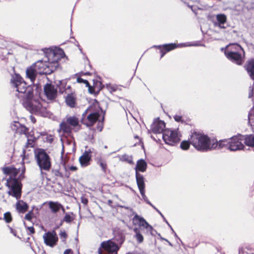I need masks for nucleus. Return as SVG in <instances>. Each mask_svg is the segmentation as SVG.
Wrapping results in <instances>:
<instances>
[{
    "label": "nucleus",
    "mask_w": 254,
    "mask_h": 254,
    "mask_svg": "<svg viewBox=\"0 0 254 254\" xmlns=\"http://www.w3.org/2000/svg\"><path fill=\"white\" fill-rule=\"evenodd\" d=\"M136 183L139 190H145L144 178L138 172L135 173Z\"/></svg>",
    "instance_id": "obj_24"
},
{
    "label": "nucleus",
    "mask_w": 254,
    "mask_h": 254,
    "mask_svg": "<svg viewBox=\"0 0 254 254\" xmlns=\"http://www.w3.org/2000/svg\"><path fill=\"white\" fill-rule=\"evenodd\" d=\"M44 93L48 99L53 100L57 95V89L52 84H46L44 88Z\"/></svg>",
    "instance_id": "obj_14"
},
{
    "label": "nucleus",
    "mask_w": 254,
    "mask_h": 254,
    "mask_svg": "<svg viewBox=\"0 0 254 254\" xmlns=\"http://www.w3.org/2000/svg\"><path fill=\"white\" fill-rule=\"evenodd\" d=\"M120 161H123V162H127L129 164H133L132 156H129L127 154H124V155H122L120 157Z\"/></svg>",
    "instance_id": "obj_33"
},
{
    "label": "nucleus",
    "mask_w": 254,
    "mask_h": 254,
    "mask_svg": "<svg viewBox=\"0 0 254 254\" xmlns=\"http://www.w3.org/2000/svg\"><path fill=\"white\" fill-rule=\"evenodd\" d=\"M60 130L64 133H70L71 132V128L67 123L63 122L60 125Z\"/></svg>",
    "instance_id": "obj_31"
},
{
    "label": "nucleus",
    "mask_w": 254,
    "mask_h": 254,
    "mask_svg": "<svg viewBox=\"0 0 254 254\" xmlns=\"http://www.w3.org/2000/svg\"><path fill=\"white\" fill-rule=\"evenodd\" d=\"M27 228L29 231L30 234H34L35 233V230L33 227H28Z\"/></svg>",
    "instance_id": "obj_57"
},
{
    "label": "nucleus",
    "mask_w": 254,
    "mask_h": 254,
    "mask_svg": "<svg viewBox=\"0 0 254 254\" xmlns=\"http://www.w3.org/2000/svg\"><path fill=\"white\" fill-rule=\"evenodd\" d=\"M121 104L122 105H124L123 107V108L126 111L125 108H130L132 107V103L130 101L127 100H123L122 102H121Z\"/></svg>",
    "instance_id": "obj_37"
},
{
    "label": "nucleus",
    "mask_w": 254,
    "mask_h": 254,
    "mask_svg": "<svg viewBox=\"0 0 254 254\" xmlns=\"http://www.w3.org/2000/svg\"><path fill=\"white\" fill-rule=\"evenodd\" d=\"M73 219L71 217L70 215L68 213H66L64 217L63 221L66 223H70L72 221Z\"/></svg>",
    "instance_id": "obj_43"
},
{
    "label": "nucleus",
    "mask_w": 254,
    "mask_h": 254,
    "mask_svg": "<svg viewBox=\"0 0 254 254\" xmlns=\"http://www.w3.org/2000/svg\"><path fill=\"white\" fill-rule=\"evenodd\" d=\"M61 209L62 210V212L63 213H65V209L64 208V207L62 205V207L61 208Z\"/></svg>",
    "instance_id": "obj_64"
},
{
    "label": "nucleus",
    "mask_w": 254,
    "mask_h": 254,
    "mask_svg": "<svg viewBox=\"0 0 254 254\" xmlns=\"http://www.w3.org/2000/svg\"><path fill=\"white\" fill-rule=\"evenodd\" d=\"M139 191L144 201L147 203H149V200L145 194V190H140Z\"/></svg>",
    "instance_id": "obj_45"
},
{
    "label": "nucleus",
    "mask_w": 254,
    "mask_h": 254,
    "mask_svg": "<svg viewBox=\"0 0 254 254\" xmlns=\"http://www.w3.org/2000/svg\"><path fill=\"white\" fill-rule=\"evenodd\" d=\"M77 81L78 83H82L85 84L86 85V87H88L89 91V92L90 93H91V90H90L91 86L90 85V84H89V82L87 80L83 79H82L81 77H78L77 78Z\"/></svg>",
    "instance_id": "obj_38"
},
{
    "label": "nucleus",
    "mask_w": 254,
    "mask_h": 254,
    "mask_svg": "<svg viewBox=\"0 0 254 254\" xmlns=\"http://www.w3.org/2000/svg\"><path fill=\"white\" fill-rule=\"evenodd\" d=\"M10 83L11 86L18 92L16 96L21 100L32 95L33 91L32 87L27 86L26 83L19 74H15L12 75Z\"/></svg>",
    "instance_id": "obj_4"
},
{
    "label": "nucleus",
    "mask_w": 254,
    "mask_h": 254,
    "mask_svg": "<svg viewBox=\"0 0 254 254\" xmlns=\"http://www.w3.org/2000/svg\"><path fill=\"white\" fill-rule=\"evenodd\" d=\"M67 169L71 171H76L77 170V168L74 166H69L67 168L66 167H65V169L66 170H67Z\"/></svg>",
    "instance_id": "obj_53"
},
{
    "label": "nucleus",
    "mask_w": 254,
    "mask_h": 254,
    "mask_svg": "<svg viewBox=\"0 0 254 254\" xmlns=\"http://www.w3.org/2000/svg\"><path fill=\"white\" fill-rule=\"evenodd\" d=\"M5 174L11 175L6 180V186L8 188V194L15 197L17 199L20 198L21 195V184L15 176L17 173L16 168L6 167L2 169Z\"/></svg>",
    "instance_id": "obj_3"
},
{
    "label": "nucleus",
    "mask_w": 254,
    "mask_h": 254,
    "mask_svg": "<svg viewBox=\"0 0 254 254\" xmlns=\"http://www.w3.org/2000/svg\"><path fill=\"white\" fill-rule=\"evenodd\" d=\"M103 249L107 254H117L119 250L118 246L111 240L103 242L98 250V254H103Z\"/></svg>",
    "instance_id": "obj_10"
},
{
    "label": "nucleus",
    "mask_w": 254,
    "mask_h": 254,
    "mask_svg": "<svg viewBox=\"0 0 254 254\" xmlns=\"http://www.w3.org/2000/svg\"><path fill=\"white\" fill-rule=\"evenodd\" d=\"M92 109V107L89 108L82 114V123L87 127L93 126L100 117L99 112Z\"/></svg>",
    "instance_id": "obj_7"
},
{
    "label": "nucleus",
    "mask_w": 254,
    "mask_h": 254,
    "mask_svg": "<svg viewBox=\"0 0 254 254\" xmlns=\"http://www.w3.org/2000/svg\"><path fill=\"white\" fill-rule=\"evenodd\" d=\"M103 120H104V117L102 118V121H99V122L98 123V125L97 126V128L99 131H101L103 128Z\"/></svg>",
    "instance_id": "obj_47"
},
{
    "label": "nucleus",
    "mask_w": 254,
    "mask_h": 254,
    "mask_svg": "<svg viewBox=\"0 0 254 254\" xmlns=\"http://www.w3.org/2000/svg\"><path fill=\"white\" fill-rule=\"evenodd\" d=\"M182 117L181 116L176 115L174 116V119L175 121L177 122H183V121L182 120Z\"/></svg>",
    "instance_id": "obj_50"
},
{
    "label": "nucleus",
    "mask_w": 254,
    "mask_h": 254,
    "mask_svg": "<svg viewBox=\"0 0 254 254\" xmlns=\"http://www.w3.org/2000/svg\"><path fill=\"white\" fill-rule=\"evenodd\" d=\"M49 207L53 213H57L61 208L62 207V204L58 201H50L48 202Z\"/></svg>",
    "instance_id": "obj_25"
},
{
    "label": "nucleus",
    "mask_w": 254,
    "mask_h": 254,
    "mask_svg": "<svg viewBox=\"0 0 254 254\" xmlns=\"http://www.w3.org/2000/svg\"><path fill=\"white\" fill-rule=\"evenodd\" d=\"M191 144L198 151L206 152L217 148L218 143L215 139H211L207 135L194 131L189 137Z\"/></svg>",
    "instance_id": "obj_1"
},
{
    "label": "nucleus",
    "mask_w": 254,
    "mask_h": 254,
    "mask_svg": "<svg viewBox=\"0 0 254 254\" xmlns=\"http://www.w3.org/2000/svg\"><path fill=\"white\" fill-rule=\"evenodd\" d=\"M134 237L136 239L138 243L140 244L143 242L144 238L143 236L141 233H138L137 234H135Z\"/></svg>",
    "instance_id": "obj_41"
},
{
    "label": "nucleus",
    "mask_w": 254,
    "mask_h": 254,
    "mask_svg": "<svg viewBox=\"0 0 254 254\" xmlns=\"http://www.w3.org/2000/svg\"><path fill=\"white\" fill-rule=\"evenodd\" d=\"M92 153L90 149L85 150L83 154L79 157V161L82 167H85L90 164L91 159Z\"/></svg>",
    "instance_id": "obj_16"
},
{
    "label": "nucleus",
    "mask_w": 254,
    "mask_h": 254,
    "mask_svg": "<svg viewBox=\"0 0 254 254\" xmlns=\"http://www.w3.org/2000/svg\"><path fill=\"white\" fill-rule=\"evenodd\" d=\"M64 54V53L63 50H55V60L53 61L52 64H51L53 67H54L53 68L54 70H56L59 66L58 62L63 58Z\"/></svg>",
    "instance_id": "obj_21"
},
{
    "label": "nucleus",
    "mask_w": 254,
    "mask_h": 254,
    "mask_svg": "<svg viewBox=\"0 0 254 254\" xmlns=\"http://www.w3.org/2000/svg\"><path fill=\"white\" fill-rule=\"evenodd\" d=\"M39 74L33 64L28 67L26 71V77L29 78L32 83H34L37 75Z\"/></svg>",
    "instance_id": "obj_19"
},
{
    "label": "nucleus",
    "mask_w": 254,
    "mask_h": 254,
    "mask_svg": "<svg viewBox=\"0 0 254 254\" xmlns=\"http://www.w3.org/2000/svg\"><path fill=\"white\" fill-rule=\"evenodd\" d=\"M225 55L229 60L238 65L242 64L244 61L245 53H234L232 52Z\"/></svg>",
    "instance_id": "obj_13"
},
{
    "label": "nucleus",
    "mask_w": 254,
    "mask_h": 254,
    "mask_svg": "<svg viewBox=\"0 0 254 254\" xmlns=\"http://www.w3.org/2000/svg\"><path fill=\"white\" fill-rule=\"evenodd\" d=\"M134 217L132 218L133 225L137 224L139 227L145 228L147 232L152 233L153 227L144 219L143 217L139 216L135 212L133 211Z\"/></svg>",
    "instance_id": "obj_12"
},
{
    "label": "nucleus",
    "mask_w": 254,
    "mask_h": 254,
    "mask_svg": "<svg viewBox=\"0 0 254 254\" xmlns=\"http://www.w3.org/2000/svg\"><path fill=\"white\" fill-rule=\"evenodd\" d=\"M34 157L39 167L41 176L43 178L46 174L43 171H49L51 168L50 156L45 150L38 148L34 151Z\"/></svg>",
    "instance_id": "obj_5"
},
{
    "label": "nucleus",
    "mask_w": 254,
    "mask_h": 254,
    "mask_svg": "<svg viewBox=\"0 0 254 254\" xmlns=\"http://www.w3.org/2000/svg\"><path fill=\"white\" fill-rule=\"evenodd\" d=\"M133 232L135 233V234H137L138 233H140V229L138 228H133Z\"/></svg>",
    "instance_id": "obj_59"
},
{
    "label": "nucleus",
    "mask_w": 254,
    "mask_h": 254,
    "mask_svg": "<svg viewBox=\"0 0 254 254\" xmlns=\"http://www.w3.org/2000/svg\"><path fill=\"white\" fill-rule=\"evenodd\" d=\"M248 123L251 126H254V115L252 113L248 115Z\"/></svg>",
    "instance_id": "obj_42"
},
{
    "label": "nucleus",
    "mask_w": 254,
    "mask_h": 254,
    "mask_svg": "<svg viewBox=\"0 0 254 254\" xmlns=\"http://www.w3.org/2000/svg\"><path fill=\"white\" fill-rule=\"evenodd\" d=\"M12 43L10 41H6L5 40L1 39L0 40V48L2 49H8L10 48ZM2 56L5 58L6 56L10 54V53L7 50H4L2 52Z\"/></svg>",
    "instance_id": "obj_22"
},
{
    "label": "nucleus",
    "mask_w": 254,
    "mask_h": 254,
    "mask_svg": "<svg viewBox=\"0 0 254 254\" xmlns=\"http://www.w3.org/2000/svg\"><path fill=\"white\" fill-rule=\"evenodd\" d=\"M33 146H34L33 141L32 140L28 139L26 146L27 147H33Z\"/></svg>",
    "instance_id": "obj_51"
},
{
    "label": "nucleus",
    "mask_w": 254,
    "mask_h": 254,
    "mask_svg": "<svg viewBox=\"0 0 254 254\" xmlns=\"http://www.w3.org/2000/svg\"><path fill=\"white\" fill-rule=\"evenodd\" d=\"M244 53V50L242 47L238 44H233L228 46L225 51V54L230 52Z\"/></svg>",
    "instance_id": "obj_20"
},
{
    "label": "nucleus",
    "mask_w": 254,
    "mask_h": 254,
    "mask_svg": "<svg viewBox=\"0 0 254 254\" xmlns=\"http://www.w3.org/2000/svg\"><path fill=\"white\" fill-rule=\"evenodd\" d=\"M187 46H203V45H199L197 43H192V44H190L189 45H188Z\"/></svg>",
    "instance_id": "obj_60"
},
{
    "label": "nucleus",
    "mask_w": 254,
    "mask_h": 254,
    "mask_svg": "<svg viewBox=\"0 0 254 254\" xmlns=\"http://www.w3.org/2000/svg\"><path fill=\"white\" fill-rule=\"evenodd\" d=\"M3 219L6 223H10L12 221V217L9 212H7L4 214Z\"/></svg>",
    "instance_id": "obj_40"
},
{
    "label": "nucleus",
    "mask_w": 254,
    "mask_h": 254,
    "mask_svg": "<svg viewBox=\"0 0 254 254\" xmlns=\"http://www.w3.org/2000/svg\"><path fill=\"white\" fill-rule=\"evenodd\" d=\"M247 70L250 77L254 80V59H252L248 62Z\"/></svg>",
    "instance_id": "obj_27"
},
{
    "label": "nucleus",
    "mask_w": 254,
    "mask_h": 254,
    "mask_svg": "<svg viewBox=\"0 0 254 254\" xmlns=\"http://www.w3.org/2000/svg\"><path fill=\"white\" fill-rule=\"evenodd\" d=\"M162 240H164L165 241H166V242H167L169 244V245L171 246H172V244L171 243H170L168 240H167V239H164V238H162Z\"/></svg>",
    "instance_id": "obj_62"
},
{
    "label": "nucleus",
    "mask_w": 254,
    "mask_h": 254,
    "mask_svg": "<svg viewBox=\"0 0 254 254\" xmlns=\"http://www.w3.org/2000/svg\"><path fill=\"white\" fill-rule=\"evenodd\" d=\"M147 168V163L143 159H140L137 161L135 167V173L141 172H144Z\"/></svg>",
    "instance_id": "obj_26"
},
{
    "label": "nucleus",
    "mask_w": 254,
    "mask_h": 254,
    "mask_svg": "<svg viewBox=\"0 0 254 254\" xmlns=\"http://www.w3.org/2000/svg\"><path fill=\"white\" fill-rule=\"evenodd\" d=\"M64 254H73L72 251L70 249H66L64 252Z\"/></svg>",
    "instance_id": "obj_58"
},
{
    "label": "nucleus",
    "mask_w": 254,
    "mask_h": 254,
    "mask_svg": "<svg viewBox=\"0 0 254 254\" xmlns=\"http://www.w3.org/2000/svg\"><path fill=\"white\" fill-rule=\"evenodd\" d=\"M245 249L243 247H240L238 249L239 254H244Z\"/></svg>",
    "instance_id": "obj_56"
},
{
    "label": "nucleus",
    "mask_w": 254,
    "mask_h": 254,
    "mask_svg": "<svg viewBox=\"0 0 254 254\" xmlns=\"http://www.w3.org/2000/svg\"><path fill=\"white\" fill-rule=\"evenodd\" d=\"M33 216V212L32 210L29 211L25 216V219L28 221H31Z\"/></svg>",
    "instance_id": "obj_46"
},
{
    "label": "nucleus",
    "mask_w": 254,
    "mask_h": 254,
    "mask_svg": "<svg viewBox=\"0 0 254 254\" xmlns=\"http://www.w3.org/2000/svg\"><path fill=\"white\" fill-rule=\"evenodd\" d=\"M22 101L24 107L31 113L44 117L49 116V113L46 107L47 103L38 97H33V94Z\"/></svg>",
    "instance_id": "obj_2"
},
{
    "label": "nucleus",
    "mask_w": 254,
    "mask_h": 254,
    "mask_svg": "<svg viewBox=\"0 0 254 254\" xmlns=\"http://www.w3.org/2000/svg\"><path fill=\"white\" fill-rule=\"evenodd\" d=\"M149 205H150L153 209L155 210V208H157L154 205H153L150 201L149 203H148Z\"/></svg>",
    "instance_id": "obj_63"
},
{
    "label": "nucleus",
    "mask_w": 254,
    "mask_h": 254,
    "mask_svg": "<svg viewBox=\"0 0 254 254\" xmlns=\"http://www.w3.org/2000/svg\"><path fill=\"white\" fill-rule=\"evenodd\" d=\"M60 236L61 239H62V241L64 242L65 241V239L67 237V235L66 233L64 231H61L60 234Z\"/></svg>",
    "instance_id": "obj_49"
},
{
    "label": "nucleus",
    "mask_w": 254,
    "mask_h": 254,
    "mask_svg": "<svg viewBox=\"0 0 254 254\" xmlns=\"http://www.w3.org/2000/svg\"><path fill=\"white\" fill-rule=\"evenodd\" d=\"M65 102L67 105L73 108L75 105V98L72 94H68L65 98Z\"/></svg>",
    "instance_id": "obj_29"
},
{
    "label": "nucleus",
    "mask_w": 254,
    "mask_h": 254,
    "mask_svg": "<svg viewBox=\"0 0 254 254\" xmlns=\"http://www.w3.org/2000/svg\"><path fill=\"white\" fill-rule=\"evenodd\" d=\"M245 136L238 135L234 136L229 139L221 140L218 142V145L217 148H221L225 146H228V149L232 151L242 150L245 146L242 143V141H245Z\"/></svg>",
    "instance_id": "obj_6"
},
{
    "label": "nucleus",
    "mask_w": 254,
    "mask_h": 254,
    "mask_svg": "<svg viewBox=\"0 0 254 254\" xmlns=\"http://www.w3.org/2000/svg\"><path fill=\"white\" fill-rule=\"evenodd\" d=\"M245 143L246 145L254 147V135H247L245 137Z\"/></svg>",
    "instance_id": "obj_30"
},
{
    "label": "nucleus",
    "mask_w": 254,
    "mask_h": 254,
    "mask_svg": "<svg viewBox=\"0 0 254 254\" xmlns=\"http://www.w3.org/2000/svg\"><path fill=\"white\" fill-rule=\"evenodd\" d=\"M97 163L100 166L103 171L105 172L107 168V164L106 161L102 158H100L98 159Z\"/></svg>",
    "instance_id": "obj_36"
},
{
    "label": "nucleus",
    "mask_w": 254,
    "mask_h": 254,
    "mask_svg": "<svg viewBox=\"0 0 254 254\" xmlns=\"http://www.w3.org/2000/svg\"><path fill=\"white\" fill-rule=\"evenodd\" d=\"M155 210L161 215L162 217H164V215L157 208H155Z\"/></svg>",
    "instance_id": "obj_61"
},
{
    "label": "nucleus",
    "mask_w": 254,
    "mask_h": 254,
    "mask_svg": "<svg viewBox=\"0 0 254 254\" xmlns=\"http://www.w3.org/2000/svg\"><path fill=\"white\" fill-rule=\"evenodd\" d=\"M39 74H50L54 70L50 63L47 60H39L33 64Z\"/></svg>",
    "instance_id": "obj_9"
},
{
    "label": "nucleus",
    "mask_w": 254,
    "mask_h": 254,
    "mask_svg": "<svg viewBox=\"0 0 254 254\" xmlns=\"http://www.w3.org/2000/svg\"><path fill=\"white\" fill-rule=\"evenodd\" d=\"M216 21L214 23L215 27H218L221 29H225L226 26L225 24L226 23L227 17L224 14H218L216 15Z\"/></svg>",
    "instance_id": "obj_18"
},
{
    "label": "nucleus",
    "mask_w": 254,
    "mask_h": 254,
    "mask_svg": "<svg viewBox=\"0 0 254 254\" xmlns=\"http://www.w3.org/2000/svg\"><path fill=\"white\" fill-rule=\"evenodd\" d=\"M154 47L160 50L161 58H162L167 52L176 48L177 45L175 44L171 43L163 45L155 46Z\"/></svg>",
    "instance_id": "obj_17"
},
{
    "label": "nucleus",
    "mask_w": 254,
    "mask_h": 254,
    "mask_svg": "<svg viewBox=\"0 0 254 254\" xmlns=\"http://www.w3.org/2000/svg\"><path fill=\"white\" fill-rule=\"evenodd\" d=\"M52 174L56 177H62V174L59 170H53L52 171Z\"/></svg>",
    "instance_id": "obj_48"
},
{
    "label": "nucleus",
    "mask_w": 254,
    "mask_h": 254,
    "mask_svg": "<svg viewBox=\"0 0 254 254\" xmlns=\"http://www.w3.org/2000/svg\"><path fill=\"white\" fill-rule=\"evenodd\" d=\"M165 127V124L164 121L155 119L151 125V129L154 133H160L163 132Z\"/></svg>",
    "instance_id": "obj_15"
},
{
    "label": "nucleus",
    "mask_w": 254,
    "mask_h": 254,
    "mask_svg": "<svg viewBox=\"0 0 254 254\" xmlns=\"http://www.w3.org/2000/svg\"><path fill=\"white\" fill-rule=\"evenodd\" d=\"M162 137L166 144L174 145L180 140L178 130L165 129L163 132Z\"/></svg>",
    "instance_id": "obj_8"
},
{
    "label": "nucleus",
    "mask_w": 254,
    "mask_h": 254,
    "mask_svg": "<svg viewBox=\"0 0 254 254\" xmlns=\"http://www.w3.org/2000/svg\"><path fill=\"white\" fill-rule=\"evenodd\" d=\"M28 132V128L25 126L21 125V127L19 128L17 132L20 134H24L26 135Z\"/></svg>",
    "instance_id": "obj_39"
},
{
    "label": "nucleus",
    "mask_w": 254,
    "mask_h": 254,
    "mask_svg": "<svg viewBox=\"0 0 254 254\" xmlns=\"http://www.w3.org/2000/svg\"><path fill=\"white\" fill-rule=\"evenodd\" d=\"M43 238L44 243L51 248L55 247L58 241V236L54 230L45 233L43 236Z\"/></svg>",
    "instance_id": "obj_11"
},
{
    "label": "nucleus",
    "mask_w": 254,
    "mask_h": 254,
    "mask_svg": "<svg viewBox=\"0 0 254 254\" xmlns=\"http://www.w3.org/2000/svg\"><path fill=\"white\" fill-rule=\"evenodd\" d=\"M108 89L111 93L115 92L117 90V87L116 85L109 84L107 86Z\"/></svg>",
    "instance_id": "obj_44"
},
{
    "label": "nucleus",
    "mask_w": 254,
    "mask_h": 254,
    "mask_svg": "<svg viewBox=\"0 0 254 254\" xmlns=\"http://www.w3.org/2000/svg\"><path fill=\"white\" fill-rule=\"evenodd\" d=\"M21 124L18 121H13L11 124V129L15 131V132H17V131L18 130L19 128L21 127Z\"/></svg>",
    "instance_id": "obj_34"
},
{
    "label": "nucleus",
    "mask_w": 254,
    "mask_h": 254,
    "mask_svg": "<svg viewBox=\"0 0 254 254\" xmlns=\"http://www.w3.org/2000/svg\"><path fill=\"white\" fill-rule=\"evenodd\" d=\"M191 144L189 139L188 140H184L180 144V147L183 150H188Z\"/></svg>",
    "instance_id": "obj_35"
},
{
    "label": "nucleus",
    "mask_w": 254,
    "mask_h": 254,
    "mask_svg": "<svg viewBox=\"0 0 254 254\" xmlns=\"http://www.w3.org/2000/svg\"><path fill=\"white\" fill-rule=\"evenodd\" d=\"M16 208L19 212L23 213L27 210L28 205L26 202L21 201L16 203Z\"/></svg>",
    "instance_id": "obj_28"
},
{
    "label": "nucleus",
    "mask_w": 254,
    "mask_h": 254,
    "mask_svg": "<svg viewBox=\"0 0 254 254\" xmlns=\"http://www.w3.org/2000/svg\"><path fill=\"white\" fill-rule=\"evenodd\" d=\"M81 201L84 205H87L88 202V199L84 196L81 197Z\"/></svg>",
    "instance_id": "obj_52"
},
{
    "label": "nucleus",
    "mask_w": 254,
    "mask_h": 254,
    "mask_svg": "<svg viewBox=\"0 0 254 254\" xmlns=\"http://www.w3.org/2000/svg\"><path fill=\"white\" fill-rule=\"evenodd\" d=\"M43 52L45 55L47 61L52 64L53 61L55 60V50L51 48H45L43 50Z\"/></svg>",
    "instance_id": "obj_23"
},
{
    "label": "nucleus",
    "mask_w": 254,
    "mask_h": 254,
    "mask_svg": "<svg viewBox=\"0 0 254 254\" xmlns=\"http://www.w3.org/2000/svg\"><path fill=\"white\" fill-rule=\"evenodd\" d=\"M46 141L48 142H49V143H52L53 140H54V138L53 137V136L51 135H48L46 137Z\"/></svg>",
    "instance_id": "obj_54"
},
{
    "label": "nucleus",
    "mask_w": 254,
    "mask_h": 254,
    "mask_svg": "<svg viewBox=\"0 0 254 254\" xmlns=\"http://www.w3.org/2000/svg\"><path fill=\"white\" fill-rule=\"evenodd\" d=\"M67 123L69 125L75 127L78 125V119L75 117H70L66 120Z\"/></svg>",
    "instance_id": "obj_32"
},
{
    "label": "nucleus",
    "mask_w": 254,
    "mask_h": 254,
    "mask_svg": "<svg viewBox=\"0 0 254 254\" xmlns=\"http://www.w3.org/2000/svg\"><path fill=\"white\" fill-rule=\"evenodd\" d=\"M253 92H254L253 87L252 86H250V92L249 93V98H251L253 96Z\"/></svg>",
    "instance_id": "obj_55"
}]
</instances>
